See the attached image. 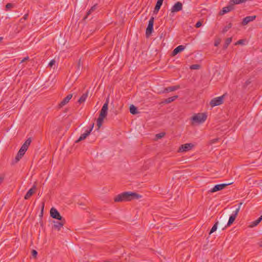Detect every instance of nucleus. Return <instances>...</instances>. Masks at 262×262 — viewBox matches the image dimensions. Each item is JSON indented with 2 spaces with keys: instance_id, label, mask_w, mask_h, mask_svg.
Segmentation results:
<instances>
[{
  "instance_id": "1",
  "label": "nucleus",
  "mask_w": 262,
  "mask_h": 262,
  "mask_svg": "<svg viewBox=\"0 0 262 262\" xmlns=\"http://www.w3.org/2000/svg\"><path fill=\"white\" fill-rule=\"evenodd\" d=\"M141 198V195L133 192H124L117 195L114 199L116 202L130 201L134 199H138Z\"/></svg>"
},
{
  "instance_id": "2",
  "label": "nucleus",
  "mask_w": 262,
  "mask_h": 262,
  "mask_svg": "<svg viewBox=\"0 0 262 262\" xmlns=\"http://www.w3.org/2000/svg\"><path fill=\"white\" fill-rule=\"evenodd\" d=\"M31 142V140L30 138H28L25 142L23 144V145L20 147L19 150L17 155L15 157V162H17L20 160V159L23 157V156L25 154L27 149L28 148L29 146L30 145Z\"/></svg>"
},
{
  "instance_id": "3",
  "label": "nucleus",
  "mask_w": 262,
  "mask_h": 262,
  "mask_svg": "<svg viewBox=\"0 0 262 262\" xmlns=\"http://www.w3.org/2000/svg\"><path fill=\"white\" fill-rule=\"evenodd\" d=\"M206 119L207 115L204 113L195 114L191 118L192 122L197 123H202L205 121Z\"/></svg>"
},
{
  "instance_id": "4",
  "label": "nucleus",
  "mask_w": 262,
  "mask_h": 262,
  "mask_svg": "<svg viewBox=\"0 0 262 262\" xmlns=\"http://www.w3.org/2000/svg\"><path fill=\"white\" fill-rule=\"evenodd\" d=\"M224 95L215 97L212 99L210 102V104L212 107L219 105L223 103Z\"/></svg>"
},
{
  "instance_id": "5",
  "label": "nucleus",
  "mask_w": 262,
  "mask_h": 262,
  "mask_svg": "<svg viewBox=\"0 0 262 262\" xmlns=\"http://www.w3.org/2000/svg\"><path fill=\"white\" fill-rule=\"evenodd\" d=\"M232 183H227V184H220L216 185L209 190L210 192L213 193L221 190L224 189L227 186H228L231 184Z\"/></svg>"
},
{
  "instance_id": "6",
  "label": "nucleus",
  "mask_w": 262,
  "mask_h": 262,
  "mask_svg": "<svg viewBox=\"0 0 262 262\" xmlns=\"http://www.w3.org/2000/svg\"><path fill=\"white\" fill-rule=\"evenodd\" d=\"M50 215L52 218L57 220H61L62 219H64L61 216L57 210L54 208H52L51 209Z\"/></svg>"
},
{
  "instance_id": "7",
  "label": "nucleus",
  "mask_w": 262,
  "mask_h": 262,
  "mask_svg": "<svg viewBox=\"0 0 262 262\" xmlns=\"http://www.w3.org/2000/svg\"><path fill=\"white\" fill-rule=\"evenodd\" d=\"M108 98H107L106 100V102L103 104L100 112L99 116L106 117L107 114V110H108Z\"/></svg>"
},
{
  "instance_id": "8",
  "label": "nucleus",
  "mask_w": 262,
  "mask_h": 262,
  "mask_svg": "<svg viewBox=\"0 0 262 262\" xmlns=\"http://www.w3.org/2000/svg\"><path fill=\"white\" fill-rule=\"evenodd\" d=\"M154 22V18L151 17L149 20L148 25L146 30V34L147 36L150 35L152 32Z\"/></svg>"
},
{
  "instance_id": "9",
  "label": "nucleus",
  "mask_w": 262,
  "mask_h": 262,
  "mask_svg": "<svg viewBox=\"0 0 262 262\" xmlns=\"http://www.w3.org/2000/svg\"><path fill=\"white\" fill-rule=\"evenodd\" d=\"M193 147V144L192 143H186L182 145L179 148V152H186L191 149Z\"/></svg>"
},
{
  "instance_id": "10",
  "label": "nucleus",
  "mask_w": 262,
  "mask_h": 262,
  "mask_svg": "<svg viewBox=\"0 0 262 262\" xmlns=\"http://www.w3.org/2000/svg\"><path fill=\"white\" fill-rule=\"evenodd\" d=\"M239 210V207L236 209V210L233 212L232 214L230 215L229 217L228 222L227 225V226H230L234 222L237 215Z\"/></svg>"
},
{
  "instance_id": "11",
  "label": "nucleus",
  "mask_w": 262,
  "mask_h": 262,
  "mask_svg": "<svg viewBox=\"0 0 262 262\" xmlns=\"http://www.w3.org/2000/svg\"><path fill=\"white\" fill-rule=\"evenodd\" d=\"M183 5L180 2H177L171 8V13H174L181 11L182 9Z\"/></svg>"
},
{
  "instance_id": "12",
  "label": "nucleus",
  "mask_w": 262,
  "mask_h": 262,
  "mask_svg": "<svg viewBox=\"0 0 262 262\" xmlns=\"http://www.w3.org/2000/svg\"><path fill=\"white\" fill-rule=\"evenodd\" d=\"M54 228L59 231L66 223L64 219H62L61 220H58V221H54Z\"/></svg>"
},
{
  "instance_id": "13",
  "label": "nucleus",
  "mask_w": 262,
  "mask_h": 262,
  "mask_svg": "<svg viewBox=\"0 0 262 262\" xmlns=\"http://www.w3.org/2000/svg\"><path fill=\"white\" fill-rule=\"evenodd\" d=\"M94 124H93L89 130H86V132L84 133L81 135V136H80L79 139L76 141V142L77 143L79 141H81L85 139L90 135V133L92 132V130L93 128V127H94Z\"/></svg>"
},
{
  "instance_id": "14",
  "label": "nucleus",
  "mask_w": 262,
  "mask_h": 262,
  "mask_svg": "<svg viewBox=\"0 0 262 262\" xmlns=\"http://www.w3.org/2000/svg\"><path fill=\"white\" fill-rule=\"evenodd\" d=\"M36 189V186L34 184L33 187L30 189L25 195L24 199L25 200H28L35 192Z\"/></svg>"
},
{
  "instance_id": "15",
  "label": "nucleus",
  "mask_w": 262,
  "mask_h": 262,
  "mask_svg": "<svg viewBox=\"0 0 262 262\" xmlns=\"http://www.w3.org/2000/svg\"><path fill=\"white\" fill-rule=\"evenodd\" d=\"M179 88H180L179 85L169 86V87L165 88L164 89V90L162 92H161L160 93H168V92H173V91L178 90Z\"/></svg>"
},
{
  "instance_id": "16",
  "label": "nucleus",
  "mask_w": 262,
  "mask_h": 262,
  "mask_svg": "<svg viewBox=\"0 0 262 262\" xmlns=\"http://www.w3.org/2000/svg\"><path fill=\"white\" fill-rule=\"evenodd\" d=\"M255 15L247 16L243 19L242 24L243 25H246L249 23L253 21L255 19Z\"/></svg>"
},
{
  "instance_id": "17",
  "label": "nucleus",
  "mask_w": 262,
  "mask_h": 262,
  "mask_svg": "<svg viewBox=\"0 0 262 262\" xmlns=\"http://www.w3.org/2000/svg\"><path fill=\"white\" fill-rule=\"evenodd\" d=\"M72 97V94H69L66 98H64L63 100L59 104V106L60 107H62L63 106L65 105L66 104H67L70 100Z\"/></svg>"
},
{
  "instance_id": "18",
  "label": "nucleus",
  "mask_w": 262,
  "mask_h": 262,
  "mask_svg": "<svg viewBox=\"0 0 262 262\" xmlns=\"http://www.w3.org/2000/svg\"><path fill=\"white\" fill-rule=\"evenodd\" d=\"M185 49V47L182 45H180L178 46L177 48H176L173 51H172V55L175 56L177 55L178 53L183 51Z\"/></svg>"
},
{
  "instance_id": "19",
  "label": "nucleus",
  "mask_w": 262,
  "mask_h": 262,
  "mask_svg": "<svg viewBox=\"0 0 262 262\" xmlns=\"http://www.w3.org/2000/svg\"><path fill=\"white\" fill-rule=\"evenodd\" d=\"M178 98V96L175 95V96H173L172 97H169V98H168L165 99L164 100L163 102L165 103H167V104L170 103L174 101Z\"/></svg>"
},
{
  "instance_id": "20",
  "label": "nucleus",
  "mask_w": 262,
  "mask_h": 262,
  "mask_svg": "<svg viewBox=\"0 0 262 262\" xmlns=\"http://www.w3.org/2000/svg\"><path fill=\"white\" fill-rule=\"evenodd\" d=\"M233 9V6L230 4L229 6L225 7L223 8L222 11L221 12L222 14H225L227 12H230Z\"/></svg>"
},
{
  "instance_id": "21",
  "label": "nucleus",
  "mask_w": 262,
  "mask_h": 262,
  "mask_svg": "<svg viewBox=\"0 0 262 262\" xmlns=\"http://www.w3.org/2000/svg\"><path fill=\"white\" fill-rule=\"evenodd\" d=\"M261 220H262V215L257 220L252 222L250 227L252 228V227H254L257 226L261 221Z\"/></svg>"
},
{
  "instance_id": "22",
  "label": "nucleus",
  "mask_w": 262,
  "mask_h": 262,
  "mask_svg": "<svg viewBox=\"0 0 262 262\" xmlns=\"http://www.w3.org/2000/svg\"><path fill=\"white\" fill-rule=\"evenodd\" d=\"M105 117L99 116L97 121V125L98 129L101 126Z\"/></svg>"
},
{
  "instance_id": "23",
  "label": "nucleus",
  "mask_w": 262,
  "mask_h": 262,
  "mask_svg": "<svg viewBox=\"0 0 262 262\" xmlns=\"http://www.w3.org/2000/svg\"><path fill=\"white\" fill-rule=\"evenodd\" d=\"M247 0H231L230 1V4L232 6L234 5L239 4L243 3H244Z\"/></svg>"
},
{
  "instance_id": "24",
  "label": "nucleus",
  "mask_w": 262,
  "mask_h": 262,
  "mask_svg": "<svg viewBox=\"0 0 262 262\" xmlns=\"http://www.w3.org/2000/svg\"><path fill=\"white\" fill-rule=\"evenodd\" d=\"M163 3L157 2L156 5V6L154 9V13H157L159 11Z\"/></svg>"
},
{
  "instance_id": "25",
  "label": "nucleus",
  "mask_w": 262,
  "mask_h": 262,
  "mask_svg": "<svg viewBox=\"0 0 262 262\" xmlns=\"http://www.w3.org/2000/svg\"><path fill=\"white\" fill-rule=\"evenodd\" d=\"M232 41V37L228 38L226 39L225 44L224 45L223 48L224 49H226L229 46V45L231 42Z\"/></svg>"
},
{
  "instance_id": "26",
  "label": "nucleus",
  "mask_w": 262,
  "mask_h": 262,
  "mask_svg": "<svg viewBox=\"0 0 262 262\" xmlns=\"http://www.w3.org/2000/svg\"><path fill=\"white\" fill-rule=\"evenodd\" d=\"M130 113L133 115L137 114V109L134 105H131L129 108Z\"/></svg>"
},
{
  "instance_id": "27",
  "label": "nucleus",
  "mask_w": 262,
  "mask_h": 262,
  "mask_svg": "<svg viewBox=\"0 0 262 262\" xmlns=\"http://www.w3.org/2000/svg\"><path fill=\"white\" fill-rule=\"evenodd\" d=\"M87 97H88V94L87 93L83 94V95L79 99L78 102L80 103L84 102L85 101V100L87 98Z\"/></svg>"
},
{
  "instance_id": "28",
  "label": "nucleus",
  "mask_w": 262,
  "mask_h": 262,
  "mask_svg": "<svg viewBox=\"0 0 262 262\" xmlns=\"http://www.w3.org/2000/svg\"><path fill=\"white\" fill-rule=\"evenodd\" d=\"M97 8V5H94L88 11L86 14V16L84 18V19H86L88 15L91 14L94 11H95Z\"/></svg>"
},
{
  "instance_id": "29",
  "label": "nucleus",
  "mask_w": 262,
  "mask_h": 262,
  "mask_svg": "<svg viewBox=\"0 0 262 262\" xmlns=\"http://www.w3.org/2000/svg\"><path fill=\"white\" fill-rule=\"evenodd\" d=\"M218 223H219V222L217 221L214 224V225L213 226V227H212V228L209 232V234H212V233H213L214 232H215L217 228Z\"/></svg>"
},
{
  "instance_id": "30",
  "label": "nucleus",
  "mask_w": 262,
  "mask_h": 262,
  "mask_svg": "<svg viewBox=\"0 0 262 262\" xmlns=\"http://www.w3.org/2000/svg\"><path fill=\"white\" fill-rule=\"evenodd\" d=\"M232 27V24L231 23H229L227 25H226L223 30V32L225 33L229 29H230Z\"/></svg>"
},
{
  "instance_id": "31",
  "label": "nucleus",
  "mask_w": 262,
  "mask_h": 262,
  "mask_svg": "<svg viewBox=\"0 0 262 262\" xmlns=\"http://www.w3.org/2000/svg\"><path fill=\"white\" fill-rule=\"evenodd\" d=\"M200 68V66L199 64H192L190 67V69L191 70H198Z\"/></svg>"
},
{
  "instance_id": "32",
  "label": "nucleus",
  "mask_w": 262,
  "mask_h": 262,
  "mask_svg": "<svg viewBox=\"0 0 262 262\" xmlns=\"http://www.w3.org/2000/svg\"><path fill=\"white\" fill-rule=\"evenodd\" d=\"M164 133H160L159 134H157L156 136L157 139H161L165 136Z\"/></svg>"
},
{
  "instance_id": "33",
  "label": "nucleus",
  "mask_w": 262,
  "mask_h": 262,
  "mask_svg": "<svg viewBox=\"0 0 262 262\" xmlns=\"http://www.w3.org/2000/svg\"><path fill=\"white\" fill-rule=\"evenodd\" d=\"M55 63V60L53 59L48 64V66L50 67V68L52 67V66L53 65H54Z\"/></svg>"
},
{
  "instance_id": "34",
  "label": "nucleus",
  "mask_w": 262,
  "mask_h": 262,
  "mask_svg": "<svg viewBox=\"0 0 262 262\" xmlns=\"http://www.w3.org/2000/svg\"><path fill=\"white\" fill-rule=\"evenodd\" d=\"M244 40L243 39H240L238 40L236 42H235V45H243L244 43Z\"/></svg>"
},
{
  "instance_id": "35",
  "label": "nucleus",
  "mask_w": 262,
  "mask_h": 262,
  "mask_svg": "<svg viewBox=\"0 0 262 262\" xmlns=\"http://www.w3.org/2000/svg\"><path fill=\"white\" fill-rule=\"evenodd\" d=\"M221 42V39H216L215 40V42H214V46L215 47H217L219 44Z\"/></svg>"
},
{
  "instance_id": "36",
  "label": "nucleus",
  "mask_w": 262,
  "mask_h": 262,
  "mask_svg": "<svg viewBox=\"0 0 262 262\" xmlns=\"http://www.w3.org/2000/svg\"><path fill=\"white\" fill-rule=\"evenodd\" d=\"M202 23L200 21H198L195 24V27L198 28L202 26Z\"/></svg>"
},
{
  "instance_id": "37",
  "label": "nucleus",
  "mask_w": 262,
  "mask_h": 262,
  "mask_svg": "<svg viewBox=\"0 0 262 262\" xmlns=\"http://www.w3.org/2000/svg\"><path fill=\"white\" fill-rule=\"evenodd\" d=\"M12 4H11V3H8V4L6 5V9H10V8H12Z\"/></svg>"
},
{
  "instance_id": "38",
  "label": "nucleus",
  "mask_w": 262,
  "mask_h": 262,
  "mask_svg": "<svg viewBox=\"0 0 262 262\" xmlns=\"http://www.w3.org/2000/svg\"><path fill=\"white\" fill-rule=\"evenodd\" d=\"M32 254L33 256L36 257L37 254V252L36 250H33L32 251Z\"/></svg>"
},
{
  "instance_id": "39",
  "label": "nucleus",
  "mask_w": 262,
  "mask_h": 262,
  "mask_svg": "<svg viewBox=\"0 0 262 262\" xmlns=\"http://www.w3.org/2000/svg\"><path fill=\"white\" fill-rule=\"evenodd\" d=\"M29 59V57L28 56H27L26 57H25L21 61V63L22 62H24L27 60H28Z\"/></svg>"
},
{
  "instance_id": "40",
  "label": "nucleus",
  "mask_w": 262,
  "mask_h": 262,
  "mask_svg": "<svg viewBox=\"0 0 262 262\" xmlns=\"http://www.w3.org/2000/svg\"><path fill=\"white\" fill-rule=\"evenodd\" d=\"M28 16V14H25V15L24 16V17H23L22 18H21V21H22L23 20H25L27 18Z\"/></svg>"
},
{
  "instance_id": "41",
  "label": "nucleus",
  "mask_w": 262,
  "mask_h": 262,
  "mask_svg": "<svg viewBox=\"0 0 262 262\" xmlns=\"http://www.w3.org/2000/svg\"><path fill=\"white\" fill-rule=\"evenodd\" d=\"M217 140H218V139H213V140H212L211 141V143L212 144H213V143H215Z\"/></svg>"
},
{
  "instance_id": "42",
  "label": "nucleus",
  "mask_w": 262,
  "mask_h": 262,
  "mask_svg": "<svg viewBox=\"0 0 262 262\" xmlns=\"http://www.w3.org/2000/svg\"><path fill=\"white\" fill-rule=\"evenodd\" d=\"M4 178L3 176H0V184L3 182Z\"/></svg>"
},
{
  "instance_id": "43",
  "label": "nucleus",
  "mask_w": 262,
  "mask_h": 262,
  "mask_svg": "<svg viewBox=\"0 0 262 262\" xmlns=\"http://www.w3.org/2000/svg\"><path fill=\"white\" fill-rule=\"evenodd\" d=\"M164 0H158L157 2L163 3Z\"/></svg>"
},
{
  "instance_id": "44",
  "label": "nucleus",
  "mask_w": 262,
  "mask_h": 262,
  "mask_svg": "<svg viewBox=\"0 0 262 262\" xmlns=\"http://www.w3.org/2000/svg\"><path fill=\"white\" fill-rule=\"evenodd\" d=\"M43 208H44V203H42V210H43Z\"/></svg>"
},
{
  "instance_id": "45",
  "label": "nucleus",
  "mask_w": 262,
  "mask_h": 262,
  "mask_svg": "<svg viewBox=\"0 0 262 262\" xmlns=\"http://www.w3.org/2000/svg\"><path fill=\"white\" fill-rule=\"evenodd\" d=\"M3 39V38L2 37H0V41H1V40Z\"/></svg>"
},
{
  "instance_id": "46",
  "label": "nucleus",
  "mask_w": 262,
  "mask_h": 262,
  "mask_svg": "<svg viewBox=\"0 0 262 262\" xmlns=\"http://www.w3.org/2000/svg\"><path fill=\"white\" fill-rule=\"evenodd\" d=\"M78 66L80 67V62L78 63Z\"/></svg>"
},
{
  "instance_id": "47",
  "label": "nucleus",
  "mask_w": 262,
  "mask_h": 262,
  "mask_svg": "<svg viewBox=\"0 0 262 262\" xmlns=\"http://www.w3.org/2000/svg\"><path fill=\"white\" fill-rule=\"evenodd\" d=\"M260 246H262V244L261 245H260Z\"/></svg>"
},
{
  "instance_id": "48",
  "label": "nucleus",
  "mask_w": 262,
  "mask_h": 262,
  "mask_svg": "<svg viewBox=\"0 0 262 262\" xmlns=\"http://www.w3.org/2000/svg\"><path fill=\"white\" fill-rule=\"evenodd\" d=\"M261 51L262 52V49H261Z\"/></svg>"
}]
</instances>
